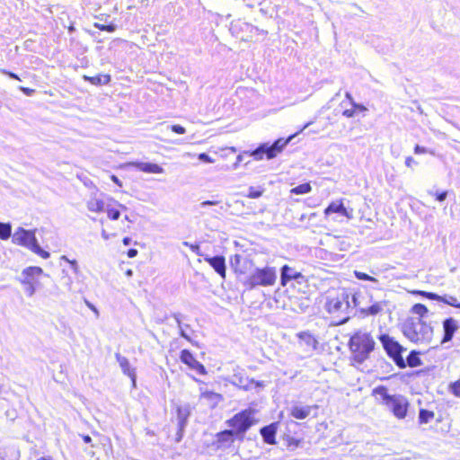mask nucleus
I'll use <instances>...</instances> for the list:
<instances>
[{
  "instance_id": "f257e3e1",
  "label": "nucleus",
  "mask_w": 460,
  "mask_h": 460,
  "mask_svg": "<svg viewBox=\"0 0 460 460\" xmlns=\"http://www.w3.org/2000/svg\"><path fill=\"white\" fill-rule=\"evenodd\" d=\"M325 310L337 319L335 325H342L349 322L352 316H357V311L353 313L349 302V294L346 291L338 293L335 296H328L326 298Z\"/></svg>"
},
{
  "instance_id": "f03ea898",
  "label": "nucleus",
  "mask_w": 460,
  "mask_h": 460,
  "mask_svg": "<svg viewBox=\"0 0 460 460\" xmlns=\"http://www.w3.org/2000/svg\"><path fill=\"white\" fill-rule=\"evenodd\" d=\"M348 347L351 353V360L357 364H363L375 350L376 341L370 333L357 331L350 336Z\"/></svg>"
},
{
  "instance_id": "7ed1b4c3",
  "label": "nucleus",
  "mask_w": 460,
  "mask_h": 460,
  "mask_svg": "<svg viewBox=\"0 0 460 460\" xmlns=\"http://www.w3.org/2000/svg\"><path fill=\"white\" fill-rule=\"evenodd\" d=\"M402 330L404 336L415 343H429L433 337V327L420 317L407 318Z\"/></svg>"
},
{
  "instance_id": "20e7f679",
  "label": "nucleus",
  "mask_w": 460,
  "mask_h": 460,
  "mask_svg": "<svg viewBox=\"0 0 460 460\" xmlns=\"http://www.w3.org/2000/svg\"><path fill=\"white\" fill-rule=\"evenodd\" d=\"M372 394L378 397L393 414L402 420L407 416L410 403L406 397L402 394H390L385 385H378L372 391Z\"/></svg>"
},
{
  "instance_id": "39448f33",
  "label": "nucleus",
  "mask_w": 460,
  "mask_h": 460,
  "mask_svg": "<svg viewBox=\"0 0 460 460\" xmlns=\"http://www.w3.org/2000/svg\"><path fill=\"white\" fill-rule=\"evenodd\" d=\"M287 145L288 138L279 137L273 141L272 143H261L256 148L251 151H245L243 155H247L256 161H261L263 159L271 160L277 157L278 155L284 150Z\"/></svg>"
},
{
  "instance_id": "423d86ee",
  "label": "nucleus",
  "mask_w": 460,
  "mask_h": 460,
  "mask_svg": "<svg viewBox=\"0 0 460 460\" xmlns=\"http://www.w3.org/2000/svg\"><path fill=\"white\" fill-rule=\"evenodd\" d=\"M13 243L26 247L43 259H48L50 253L43 250L38 243L35 235V230H28L23 227H18L13 234Z\"/></svg>"
},
{
  "instance_id": "0eeeda50",
  "label": "nucleus",
  "mask_w": 460,
  "mask_h": 460,
  "mask_svg": "<svg viewBox=\"0 0 460 460\" xmlns=\"http://www.w3.org/2000/svg\"><path fill=\"white\" fill-rule=\"evenodd\" d=\"M229 31L233 36L243 41L259 40L264 39L268 33L267 31L241 20L232 22Z\"/></svg>"
},
{
  "instance_id": "6e6552de",
  "label": "nucleus",
  "mask_w": 460,
  "mask_h": 460,
  "mask_svg": "<svg viewBox=\"0 0 460 460\" xmlns=\"http://www.w3.org/2000/svg\"><path fill=\"white\" fill-rule=\"evenodd\" d=\"M378 340L385 351L386 355L394 361L397 367H403L402 353L406 349L399 343L394 337L387 333H381Z\"/></svg>"
},
{
  "instance_id": "1a4fd4ad",
  "label": "nucleus",
  "mask_w": 460,
  "mask_h": 460,
  "mask_svg": "<svg viewBox=\"0 0 460 460\" xmlns=\"http://www.w3.org/2000/svg\"><path fill=\"white\" fill-rule=\"evenodd\" d=\"M230 383L243 389L244 391L254 390L256 393L261 391L265 386L264 382L249 378L245 375L244 370L240 369L239 367L234 370V374L230 378Z\"/></svg>"
},
{
  "instance_id": "9d476101",
  "label": "nucleus",
  "mask_w": 460,
  "mask_h": 460,
  "mask_svg": "<svg viewBox=\"0 0 460 460\" xmlns=\"http://www.w3.org/2000/svg\"><path fill=\"white\" fill-rule=\"evenodd\" d=\"M226 423L233 428L237 436L243 437L253 424L252 411L251 410L242 411L228 420Z\"/></svg>"
},
{
  "instance_id": "9b49d317",
  "label": "nucleus",
  "mask_w": 460,
  "mask_h": 460,
  "mask_svg": "<svg viewBox=\"0 0 460 460\" xmlns=\"http://www.w3.org/2000/svg\"><path fill=\"white\" fill-rule=\"evenodd\" d=\"M276 271L272 268L256 269L255 271L250 275L245 281V285L249 288H253L256 286H270L275 282Z\"/></svg>"
},
{
  "instance_id": "f8f14e48",
  "label": "nucleus",
  "mask_w": 460,
  "mask_h": 460,
  "mask_svg": "<svg viewBox=\"0 0 460 460\" xmlns=\"http://www.w3.org/2000/svg\"><path fill=\"white\" fill-rule=\"evenodd\" d=\"M297 341L296 345L303 353V357H309L317 348L318 341L308 331L300 332L296 335Z\"/></svg>"
},
{
  "instance_id": "ddd939ff",
  "label": "nucleus",
  "mask_w": 460,
  "mask_h": 460,
  "mask_svg": "<svg viewBox=\"0 0 460 460\" xmlns=\"http://www.w3.org/2000/svg\"><path fill=\"white\" fill-rule=\"evenodd\" d=\"M308 291V284L305 278L299 272L292 273L289 267V294L305 296Z\"/></svg>"
},
{
  "instance_id": "4468645a",
  "label": "nucleus",
  "mask_w": 460,
  "mask_h": 460,
  "mask_svg": "<svg viewBox=\"0 0 460 460\" xmlns=\"http://www.w3.org/2000/svg\"><path fill=\"white\" fill-rule=\"evenodd\" d=\"M180 360L199 375L205 376L208 373L205 366L196 359L190 349H184L180 352Z\"/></svg>"
},
{
  "instance_id": "2eb2a0df",
  "label": "nucleus",
  "mask_w": 460,
  "mask_h": 460,
  "mask_svg": "<svg viewBox=\"0 0 460 460\" xmlns=\"http://www.w3.org/2000/svg\"><path fill=\"white\" fill-rule=\"evenodd\" d=\"M333 214H338L339 216L345 217L347 219L350 220L353 217V209L349 210L344 206L342 199L334 200L329 203V205L324 209L325 217H330Z\"/></svg>"
},
{
  "instance_id": "dca6fc26",
  "label": "nucleus",
  "mask_w": 460,
  "mask_h": 460,
  "mask_svg": "<svg viewBox=\"0 0 460 460\" xmlns=\"http://www.w3.org/2000/svg\"><path fill=\"white\" fill-rule=\"evenodd\" d=\"M420 295L425 299L441 302L455 308L460 309V302H458L457 298L454 296L447 294L438 295L437 293L429 291H420Z\"/></svg>"
},
{
  "instance_id": "f3484780",
  "label": "nucleus",
  "mask_w": 460,
  "mask_h": 460,
  "mask_svg": "<svg viewBox=\"0 0 460 460\" xmlns=\"http://www.w3.org/2000/svg\"><path fill=\"white\" fill-rule=\"evenodd\" d=\"M443 327V337L441 340V344L447 343L451 341L456 334V332L460 328L458 322L453 317H447L444 319L442 322Z\"/></svg>"
},
{
  "instance_id": "a211bd4d",
  "label": "nucleus",
  "mask_w": 460,
  "mask_h": 460,
  "mask_svg": "<svg viewBox=\"0 0 460 460\" xmlns=\"http://www.w3.org/2000/svg\"><path fill=\"white\" fill-rule=\"evenodd\" d=\"M177 421H178V432L177 440L180 441L183 436V431L188 424V419L190 415V407L189 404H184L177 407Z\"/></svg>"
},
{
  "instance_id": "6ab92c4d",
  "label": "nucleus",
  "mask_w": 460,
  "mask_h": 460,
  "mask_svg": "<svg viewBox=\"0 0 460 460\" xmlns=\"http://www.w3.org/2000/svg\"><path fill=\"white\" fill-rule=\"evenodd\" d=\"M310 299L306 296L289 294V309L296 314L305 313L310 306Z\"/></svg>"
},
{
  "instance_id": "aec40b11",
  "label": "nucleus",
  "mask_w": 460,
  "mask_h": 460,
  "mask_svg": "<svg viewBox=\"0 0 460 460\" xmlns=\"http://www.w3.org/2000/svg\"><path fill=\"white\" fill-rule=\"evenodd\" d=\"M204 261L208 262L213 270L223 279H226V259L223 255H216V256H204Z\"/></svg>"
},
{
  "instance_id": "412c9836",
  "label": "nucleus",
  "mask_w": 460,
  "mask_h": 460,
  "mask_svg": "<svg viewBox=\"0 0 460 460\" xmlns=\"http://www.w3.org/2000/svg\"><path fill=\"white\" fill-rule=\"evenodd\" d=\"M41 274H43V270L40 267L30 266L22 271L18 280L21 282V284H38L39 281L36 279V278Z\"/></svg>"
},
{
  "instance_id": "4be33fe9",
  "label": "nucleus",
  "mask_w": 460,
  "mask_h": 460,
  "mask_svg": "<svg viewBox=\"0 0 460 460\" xmlns=\"http://www.w3.org/2000/svg\"><path fill=\"white\" fill-rule=\"evenodd\" d=\"M128 166L133 167L140 172H146V173H164V168L155 163L150 162H140V161H135L130 162L128 164Z\"/></svg>"
},
{
  "instance_id": "5701e85b",
  "label": "nucleus",
  "mask_w": 460,
  "mask_h": 460,
  "mask_svg": "<svg viewBox=\"0 0 460 460\" xmlns=\"http://www.w3.org/2000/svg\"><path fill=\"white\" fill-rule=\"evenodd\" d=\"M115 358H116L123 374L128 376L130 378V380L132 382V386L136 387V385H137L136 369L134 367H131L128 359L126 357L120 355L119 353H116Z\"/></svg>"
},
{
  "instance_id": "b1692460",
  "label": "nucleus",
  "mask_w": 460,
  "mask_h": 460,
  "mask_svg": "<svg viewBox=\"0 0 460 460\" xmlns=\"http://www.w3.org/2000/svg\"><path fill=\"white\" fill-rule=\"evenodd\" d=\"M386 302L381 301L376 302L368 307H360L357 310V316L363 318L367 316H376L383 311Z\"/></svg>"
},
{
  "instance_id": "393cba45",
  "label": "nucleus",
  "mask_w": 460,
  "mask_h": 460,
  "mask_svg": "<svg viewBox=\"0 0 460 460\" xmlns=\"http://www.w3.org/2000/svg\"><path fill=\"white\" fill-rule=\"evenodd\" d=\"M237 436L233 429H225L217 434V447H228L234 442V437Z\"/></svg>"
},
{
  "instance_id": "a878e982",
  "label": "nucleus",
  "mask_w": 460,
  "mask_h": 460,
  "mask_svg": "<svg viewBox=\"0 0 460 460\" xmlns=\"http://www.w3.org/2000/svg\"><path fill=\"white\" fill-rule=\"evenodd\" d=\"M172 316L174 318V320L177 323V326L179 328L180 336L181 338L185 339L186 341L193 343L190 336L187 333V330L190 329V326L188 323H183V320L186 319V316L181 313H173L172 314Z\"/></svg>"
},
{
  "instance_id": "bb28decb",
  "label": "nucleus",
  "mask_w": 460,
  "mask_h": 460,
  "mask_svg": "<svg viewBox=\"0 0 460 460\" xmlns=\"http://www.w3.org/2000/svg\"><path fill=\"white\" fill-rule=\"evenodd\" d=\"M261 435L263 438V441L269 445L275 444V437L277 432L276 424L272 423L270 425L262 427L261 429Z\"/></svg>"
},
{
  "instance_id": "cd10ccee",
  "label": "nucleus",
  "mask_w": 460,
  "mask_h": 460,
  "mask_svg": "<svg viewBox=\"0 0 460 460\" xmlns=\"http://www.w3.org/2000/svg\"><path fill=\"white\" fill-rule=\"evenodd\" d=\"M403 364H404L403 367H398L401 369H403L406 367H416L421 366L422 360L420 359V352L415 349L411 350L410 353L408 354L406 359L403 358Z\"/></svg>"
},
{
  "instance_id": "c85d7f7f",
  "label": "nucleus",
  "mask_w": 460,
  "mask_h": 460,
  "mask_svg": "<svg viewBox=\"0 0 460 460\" xmlns=\"http://www.w3.org/2000/svg\"><path fill=\"white\" fill-rule=\"evenodd\" d=\"M350 104V109H345L342 111V115L346 118H353L358 113H364L367 111V108L364 104L356 102L355 101H352Z\"/></svg>"
},
{
  "instance_id": "c756f323",
  "label": "nucleus",
  "mask_w": 460,
  "mask_h": 460,
  "mask_svg": "<svg viewBox=\"0 0 460 460\" xmlns=\"http://www.w3.org/2000/svg\"><path fill=\"white\" fill-rule=\"evenodd\" d=\"M311 406L308 405H294L290 414L298 420L305 419L311 412Z\"/></svg>"
},
{
  "instance_id": "7c9ffc66",
  "label": "nucleus",
  "mask_w": 460,
  "mask_h": 460,
  "mask_svg": "<svg viewBox=\"0 0 460 460\" xmlns=\"http://www.w3.org/2000/svg\"><path fill=\"white\" fill-rule=\"evenodd\" d=\"M84 80L86 82H89L90 84L99 86V85H105L108 84L111 82V75H97L94 76H88L84 75Z\"/></svg>"
},
{
  "instance_id": "2f4dec72",
  "label": "nucleus",
  "mask_w": 460,
  "mask_h": 460,
  "mask_svg": "<svg viewBox=\"0 0 460 460\" xmlns=\"http://www.w3.org/2000/svg\"><path fill=\"white\" fill-rule=\"evenodd\" d=\"M312 190V186L310 182H304L296 187H293L289 190L290 194L295 195H302L309 193Z\"/></svg>"
},
{
  "instance_id": "473e14b6",
  "label": "nucleus",
  "mask_w": 460,
  "mask_h": 460,
  "mask_svg": "<svg viewBox=\"0 0 460 460\" xmlns=\"http://www.w3.org/2000/svg\"><path fill=\"white\" fill-rule=\"evenodd\" d=\"M411 312L412 314H417L418 315L417 317H420V319L423 320V318H425L428 315L429 309L427 308V306L425 305L417 303L412 305Z\"/></svg>"
},
{
  "instance_id": "72a5a7b5",
  "label": "nucleus",
  "mask_w": 460,
  "mask_h": 460,
  "mask_svg": "<svg viewBox=\"0 0 460 460\" xmlns=\"http://www.w3.org/2000/svg\"><path fill=\"white\" fill-rule=\"evenodd\" d=\"M87 208L92 212H102L104 202L102 199H93L87 202Z\"/></svg>"
},
{
  "instance_id": "f704fd0d",
  "label": "nucleus",
  "mask_w": 460,
  "mask_h": 460,
  "mask_svg": "<svg viewBox=\"0 0 460 460\" xmlns=\"http://www.w3.org/2000/svg\"><path fill=\"white\" fill-rule=\"evenodd\" d=\"M435 414L432 411L420 409L419 411L418 420L420 424L429 423L433 418Z\"/></svg>"
},
{
  "instance_id": "c9c22d12",
  "label": "nucleus",
  "mask_w": 460,
  "mask_h": 460,
  "mask_svg": "<svg viewBox=\"0 0 460 460\" xmlns=\"http://www.w3.org/2000/svg\"><path fill=\"white\" fill-rule=\"evenodd\" d=\"M12 235V224L0 222V239L7 240Z\"/></svg>"
},
{
  "instance_id": "e433bc0d",
  "label": "nucleus",
  "mask_w": 460,
  "mask_h": 460,
  "mask_svg": "<svg viewBox=\"0 0 460 460\" xmlns=\"http://www.w3.org/2000/svg\"><path fill=\"white\" fill-rule=\"evenodd\" d=\"M200 397L203 399L212 401L215 403H217L222 398L221 394L215 393L213 391H207V390L201 391Z\"/></svg>"
},
{
  "instance_id": "4c0bfd02",
  "label": "nucleus",
  "mask_w": 460,
  "mask_h": 460,
  "mask_svg": "<svg viewBox=\"0 0 460 460\" xmlns=\"http://www.w3.org/2000/svg\"><path fill=\"white\" fill-rule=\"evenodd\" d=\"M264 192V189L261 186L258 187H249L248 192L245 195L246 197L250 199H258L260 198Z\"/></svg>"
},
{
  "instance_id": "58836bf2",
  "label": "nucleus",
  "mask_w": 460,
  "mask_h": 460,
  "mask_svg": "<svg viewBox=\"0 0 460 460\" xmlns=\"http://www.w3.org/2000/svg\"><path fill=\"white\" fill-rule=\"evenodd\" d=\"M305 445V441L304 438H296L289 437V451L295 450L296 448H304Z\"/></svg>"
},
{
  "instance_id": "ea45409f",
  "label": "nucleus",
  "mask_w": 460,
  "mask_h": 460,
  "mask_svg": "<svg viewBox=\"0 0 460 460\" xmlns=\"http://www.w3.org/2000/svg\"><path fill=\"white\" fill-rule=\"evenodd\" d=\"M448 193L449 192L447 190H428V194L432 197H435L436 200H438V202H443L444 200H446V199L448 196Z\"/></svg>"
},
{
  "instance_id": "a19ab883",
  "label": "nucleus",
  "mask_w": 460,
  "mask_h": 460,
  "mask_svg": "<svg viewBox=\"0 0 460 460\" xmlns=\"http://www.w3.org/2000/svg\"><path fill=\"white\" fill-rule=\"evenodd\" d=\"M94 27L102 31L114 32L117 30V25L114 23L102 24L95 22Z\"/></svg>"
},
{
  "instance_id": "79ce46f5",
  "label": "nucleus",
  "mask_w": 460,
  "mask_h": 460,
  "mask_svg": "<svg viewBox=\"0 0 460 460\" xmlns=\"http://www.w3.org/2000/svg\"><path fill=\"white\" fill-rule=\"evenodd\" d=\"M354 275L355 277L359 279V280H363V281H370V282H377V279L365 272H361V271H358V270H355L354 271Z\"/></svg>"
},
{
  "instance_id": "37998d69",
  "label": "nucleus",
  "mask_w": 460,
  "mask_h": 460,
  "mask_svg": "<svg viewBox=\"0 0 460 460\" xmlns=\"http://www.w3.org/2000/svg\"><path fill=\"white\" fill-rule=\"evenodd\" d=\"M183 245L189 247L191 252H193L195 254H197L198 256H200V257H203L206 256L207 254H204L201 250H200V247H199V243H190L189 242H183Z\"/></svg>"
},
{
  "instance_id": "c03bdc74",
  "label": "nucleus",
  "mask_w": 460,
  "mask_h": 460,
  "mask_svg": "<svg viewBox=\"0 0 460 460\" xmlns=\"http://www.w3.org/2000/svg\"><path fill=\"white\" fill-rule=\"evenodd\" d=\"M24 286V293L27 296H32L36 292L37 283L22 284Z\"/></svg>"
},
{
  "instance_id": "a18cd8bd",
  "label": "nucleus",
  "mask_w": 460,
  "mask_h": 460,
  "mask_svg": "<svg viewBox=\"0 0 460 460\" xmlns=\"http://www.w3.org/2000/svg\"><path fill=\"white\" fill-rule=\"evenodd\" d=\"M280 282L282 286L288 284V264H285L280 269Z\"/></svg>"
},
{
  "instance_id": "49530a36",
  "label": "nucleus",
  "mask_w": 460,
  "mask_h": 460,
  "mask_svg": "<svg viewBox=\"0 0 460 460\" xmlns=\"http://www.w3.org/2000/svg\"><path fill=\"white\" fill-rule=\"evenodd\" d=\"M107 215L111 220H118L120 217V212L117 208H111L107 209Z\"/></svg>"
},
{
  "instance_id": "de8ad7c7",
  "label": "nucleus",
  "mask_w": 460,
  "mask_h": 460,
  "mask_svg": "<svg viewBox=\"0 0 460 460\" xmlns=\"http://www.w3.org/2000/svg\"><path fill=\"white\" fill-rule=\"evenodd\" d=\"M351 308L353 309V313H355L357 310H358L359 301H358V295L353 294L351 296V299H349Z\"/></svg>"
},
{
  "instance_id": "09e8293b",
  "label": "nucleus",
  "mask_w": 460,
  "mask_h": 460,
  "mask_svg": "<svg viewBox=\"0 0 460 460\" xmlns=\"http://www.w3.org/2000/svg\"><path fill=\"white\" fill-rule=\"evenodd\" d=\"M198 158L200 162L206 163V164H211L214 162V160L211 158V156L209 155H208L207 153H200L198 155Z\"/></svg>"
},
{
  "instance_id": "8fccbe9b",
  "label": "nucleus",
  "mask_w": 460,
  "mask_h": 460,
  "mask_svg": "<svg viewBox=\"0 0 460 460\" xmlns=\"http://www.w3.org/2000/svg\"><path fill=\"white\" fill-rule=\"evenodd\" d=\"M0 73L3 74V75H7L11 79L21 81L20 76L17 74L13 73V72L8 71V70L4 69V68H0Z\"/></svg>"
},
{
  "instance_id": "3c124183",
  "label": "nucleus",
  "mask_w": 460,
  "mask_h": 460,
  "mask_svg": "<svg viewBox=\"0 0 460 460\" xmlns=\"http://www.w3.org/2000/svg\"><path fill=\"white\" fill-rule=\"evenodd\" d=\"M311 124H312V122H307V123H305V124L304 125V127H303L300 130H298V131H296V132H295V133L289 134V137H288L289 143H290V142H291V141H292V140H293L296 136H298V135L302 134V133L305 131V128H307Z\"/></svg>"
},
{
  "instance_id": "603ef678",
  "label": "nucleus",
  "mask_w": 460,
  "mask_h": 460,
  "mask_svg": "<svg viewBox=\"0 0 460 460\" xmlns=\"http://www.w3.org/2000/svg\"><path fill=\"white\" fill-rule=\"evenodd\" d=\"M61 260L63 261H66V262H68L70 265H71V268L72 270L76 273L77 270H78V264H77V261L75 260H69L66 255H63L61 257Z\"/></svg>"
},
{
  "instance_id": "864d4df0",
  "label": "nucleus",
  "mask_w": 460,
  "mask_h": 460,
  "mask_svg": "<svg viewBox=\"0 0 460 460\" xmlns=\"http://www.w3.org/2000/svg\"><path fill=\"white\" fill-rule=\"evenodd\" d=\"M171 129L172 132L179 134V135H182L186 132L185 128L179 124L172 125Z\"/></svg>"
},
{
  "instance_id": "5fc2aeb1",
  "label": "nucleus",
  "mask_w": 460,
  "mask_h": 460,
  "mask_svg": "<svg viewBox=\"0 0 460 460\" xmlns=\"http://www.w3.org/2000/svg\"><path fill=\"white\" fill-rule=\"evenodd\" d=\"M241 258L242 257L239 254H234V256H232L231 259H230L231 266L232 267H236L240 263Z\"/></svg>"
},
{
  "instance_id": "6e6d98bb",
  "label": "nucleus",
  "mask_w": 460,
  "mask_h": 460,
  "mask_svg": "<svg viewBox=\"0 0 460 460\" xmlns=\"http://www.w3.org/2000/svg\"><path fill=\"white\" fill-rule=\"evenodd\" d=\"M19 90L22 92L27 96H31L35 93L34 89L24 87V86H19Z\"/></svg>"
},
{
  "instance_id": "4d7b16f0",
  "label": "nucleus",
  "mask_w": 460,
  "mask_h": 460,
  "mask_svg": "<svg viewBox=\"0 0 460 460\" xmlns=\"http://www.w3.org/2000/svg\"><path fill=\"white\" fill-rule=\"evenodd\" d=\"M219 203H220V201H218V200H205L200 203V207L206 208L208 206H216V205H218Z\"/></svg>"
},
{
  "instance_id": "13d9d810",
  "label": "nucleus",
  "mask_w": 460,
  "mask_h": 460,
  "mask_svg": "<svg viewBox=\"0 0 460 460\" xmlns=\"http://www.w3.org/2000/svg\"><path fill=\"white\" fill-rule=\"evenodd\" d=\"M428 153V149L424 146H421L420 145H416L414 146V154L420 155V154H426Z\"/></svg>"
},
{
  "instance_id": "bf43d9fd",
  "label": "nucleus",
  "mask_w": 460,
  "mask_h": 460,
  "mask_svg": "<svg viewBox=\"0 0 460 460\" xmlns=\"http://www.w3.org/2000/svg\"><path fill=\"white\" fill-rule=\"evenodd\" d=\"M111 181H112L113 183H115L117 186H119V187H120V188L123 186L122 181L119 179V177H118V176H116V175H114V174H112V175H111Z\"/></svg>"
},
{
  "instance_id": "052dcab7",
  "label": "nucleus",
  "mask_w": 460,
  "mask_h": 460,
  "mask_svg": "<svg viewBox=\"0 0 460 460\" xmlns=\"http://www.w3.org/2000/svg\"><path fill=\"white\" fill-rule=\"evenodd\" d=\"M417 164V162L411 156L406 157V159H405V165L407 167H411L412 164Z\"/></svg>"
},
{
  "instance_id": "680f3d73",
  "label": "nucleus",
  "mask_w": 460,
  "mask_h": 460,
  "mask_svg": "<svg viewBox=\"0 0 460 460\" xmlns=\"http://www.w3.org/2000/svg\"><path fill=\"white\" fill-rule=\"evenodd\" d=\"M138 252L137 249H134V248H130L128 252H127V255L128 258H135L137 255Z\"/></svg>"
},
{
  "instance_id": "e2e57ef3",
  "label": "nucleus",
  "mask_w": 460,
  "mask_h": 460,
  "mask_svg": "<svg viewBox=\"0 0 460 460\" xmlns=\"http://www.w3.org/2000/svg\"><path fill=\"white\" fill-rule=\"evenodd\" d=\"M122 243H123V244H124L125 246H128V245H130V244H131V243H132V239H131L130 237H128V236H126V237H124V238L122 239Z\"/></svg>"
},
{
  "instance_id": "0e129e2a",
  "label": "nucleus",
  "mask_w": 460,
  "mask_h": 460,
  "mask_svg": "<svg viewBox=\"0 0 460 460\" xmlns=\"http://www.w3.org/2000/svg\"><path fill=\"white\" fill-rule=\"evenodd\" d=\"M82 438L85 444H89L92 442V438L89 435H83Z\"/></svg>"
},
{
  "instance_id": "69168bd1",
  "label": "nucleus",
  "mask_w": 460,
  "mask_h": 460,
  "mask_svg": "<svg viewBox=\"0 0 460 460\" xmlns=\"http://www.w3.org/2000/svg\"><path fill=\"white\" fill-rule=\"evenodd\" d=\"M86 304H87V305L89 306V308H90V309H92V310H93L96 314H99V312H98L97 308H96L93 305H92V304H91V303H89V302H86Z\"/></svg>"
},
{
  "instance_id": "338daca9",
  "label": "nucleus",
  "mask_w": 460,
  "mask_h": 460,
  "mask_svg": "<svg viewBox=\"0 0 460 460\" xmlns=\"http://www.w3.org/2000/svg\"><path fill=\"white\" fill-rule=\"evenodd\" d=\"M102 237L104 240H108L110 238V234L104 229H102Z\"/></svg>"
},
{
  "instance_id": "774afa93",
  "label": "nucleus",
  "mask_w": 460,
  "mask_h": 460,
  "mask_svg": "<svg viewBox=\"0 0 460 460\" xmlns=\"http://www.w3.org/2000/svg\"><path fill=\"white\" fill-rule=\"evenodd\" d=\"M37 460H54L51 456H43L39 457Z\"/></svg>"
}]
</instances>
